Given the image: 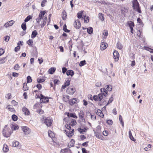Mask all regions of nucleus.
<instances>
[{"instance_id":"nucleus-1","label":"nucleus","mask_w":153,"mask_h":153,"mask_svg":"<svg viewBox=\"0 0 153 153\" xmlns=\"http://www.w3.org/2000/svg\"><path fill=\"white\" fill-rule=\"evenodd\" d=\"M65 127L67 130H64V132L65 133L67 136L69 137H71L74 134V129L71 128V125L70 124H66Z\"/></svg>"},{"instance_id":"nucleus-2","label":"nucleus","mask_w":153,"mask_h":153,"mask_svg":"<svg viewBox=\"0 0 153 153\" xmlns=\"http://www.w3.org/2000/svg\"><path fill=\"white\" fill-rule=\"evenodd\" d=\"M11 133L10 128L7 127V125H5L2 131V134L3 136L6 137H8L10 136Z\"/></svg>"},{"instance_id":"nucleus-3","label":"nucleus","mask_w":153,"mask_h":153,"mask_svg":"<svg viewBox=\"0 0 153 153\" xmlns=\"http://www.w3.org/2000/svg\"><path fill=\"white\" fill-rule=\"evenodd\" d=\"M133 7L134 9L139 13H141V11L139 7V5L137 0H133Z\"/></svg>"},{"instance_id":"nucleus-4","label":"nucleus","mask_w":153,"mask_h":153,"mask_svg":"<svg viewBox=\"0 0 153 153\" xmlns=\"http://www.w3.org/2000/svg\"><path fill=\"white\" fill-rule=\"evenodd\" d=\"M76 88L73 86H70L67 88L66 92L70 95H72L76 91Z\"/></svg>"},{"instance_id":"nucleus-5","label":"nucleus","mask_w":153,"mask_h":153,"mask_svg":"<svg viewBox=\"0 0 153 153\" xmlns=\"http://www.w3.org/2000/svg\"><path fill=\"white\" fill-rule=\"evenodd\" d=\"M53 122V120L51 118L48 117L45 119L44 123L47 126H51Z\"/></svg>"},{"instance_id":"nucleus-6","label":"nucleus","mask_w":153,"mask_h":153,"mask_svg":"<svg viewBox=\"0 0 153 153\" xmlns=\"http://www.w3.org/2000/svg\"><path fill=\"white\" fill-rule=\"evenodd\" d=\"M48 101L49 99L48 97H45L42 94H41L40 102L41 103L47 102Z\"/></svg>"},{"instance_id":"nucleus-7","label":"nucleus","mask_w":153,"mask_h":153,"mask_svg":"<svg viewBox=\"0 0 153 153\" xmlns=\"http://www.w3.org/2000/svg\"><path fill=\"white\" fill-rule=\"evenodd\" d=\"M22 130L25 134H28L31 132L30 129L27 126L22 127Z\"/></svg>"},{"instance_id":"nucleus-8","label":"nucleus","mask_w":153,"mask_h":153,"mask_svg":"<svg viewBox=\"0 0 153 153\" xmlns=\"http://www.w3.org/2000/svg\"><path fill=\"white\" fill-rule=\"evenodd\" d=\"M79 101V100L77 98H73L71 100H69V103L70 105H72L78 103Z\"/></svg>"},{"instance_id":"nucleus-9","label":"nucleus","mask_w":153,"mask_h":153,"mask_svg":"<svg viewBox=\"0 0 153 153\" xmlns=\"http://www.w3.org/2000/svg\"><path fill=\"white\" fill-rule=\"evenodd\" d=\"M114 58L115 62L118 61L119 58V54L118 52L115 51L113 53Z\"/></svg>"},{"instance_id":"nucleus-10","label":"nucleus","mask_w":153,"mask_h":153,"mask_svg":"<svg viewBox=\"0 0 153 153\" xmlns=\"http://www.w3.org/2000/svg\"><path fill=\"white\" fill-rule=\"evenodd\" d=\"M74 26L76 29H79L81 26L80 21L78 19L75 20L74 23Z\"/></svg>"},{"instance_id":"nucleus-11","label":"nucleus","mask_w":153,"mask_h":153,"mask_svg":"<svg viewBox=\"0 0 153 153\" xmlns=\"http://www.w3.org/2000/svg\"><path fill=\"white\" fill-rule=\"evenodd\" d=\"M79 117L81 121L84 122L85 119L84 117V113L83 111L81 110L80 111Z\"/></svg>"},{"instance_id":"nucleus-12","label":"nucleus","mask_w":153,"mask_h":153,"mask_svg":"<svg viewBox=\"0 0 153 153\" xmlns=\"http://www.w3.org/2000/svg\"><path fill=\"white\" fill-rule=\"evenodd\" d=\"M22 110L25 115L27 116L30 115V113L29 110L27 108L24 107L22 108Z\"/></svg>"},{"instance_id":"nucleus-13","label":"nucleus","mask_w":153,"mask_h":153,"mask_svg":"<svg viewBox=\"0 0 153 153\" xmlns=\"http://www.w3.org/2000/svg\"><path fill=\"white\" fill-rule=\"evenodd\" d=\"M14 23L15 21H14L11 20L5 23L4 26L6 28H7L8 27L12 26Z\"/></svg>"},{"instance_id":"nucleus-14","label":"nucleus","mask_w":153,"mask_h":153,"mask_svg":"<svg viewBox=\"0 0 153 153\" xmlns=\"http://www.w3.org/2000/svg\"><path fill=\"white\" fill-rule=\"evenodd\" d=\"M107 44L106 43L102 42L101 43L100 46V49L102 50H105L107 48Z\"/></svg>"},{"instance_id":"nucleus-15","label":"nucleus","mask_w":153,"mask_h":153,"mask_svg":"<svg viewBox=\"0 0 153 153\" xmlns=\"http://www.w3.org/2000/svg\"><path fill=\"white\" fill-rule=\"evenodd\" d=\"M101 127L100 126H98L96 127L95 129L93 130L94 133H97V132L101 133Z\"/></svg>"},{"instance_id":"nucleus-16","label":"nucleus","mask_w":153,"mask_h":153,"mask_svg":"<svg viewBox=\"0 0 153 153\" xmlns=\"http://www.w3.org/2000/svg\"><path fill=\"white\" fill-rule=\"evenodd\" d=\"M96 113L97 114L101 117L103 118L104 117L103 113H102L100 109H97L96 111Z\"/></svg>"},{"instance_id":"nucleus-17","label":"nucleus","mask_w":153,"mask_h":153,"mask_svg":"<svg viewBox=\"0 0 153 153\" xmlns=\"http://www.w3.org/2000/svg\"><path fill=\"white\" fill-rule=\"evenodd\" d=\"M100 91L102 94L105 97L107 95V91L105 88H102L100 89Z\"/></svg>"},{"instance_id":"nucleus-18","label":"nucleus","mask_w":153,"mask_h":153,"mask_svg":"<svg viewBox=\"0 0 153 153\" xmlns=\"http://www.w3.org/2000/svg\"><path fill=\"white\" fill-rule=\"evenodd\" d=\"M75 140L72 139L68 144V146L69 148L73 146L74 145Z\"/></svg>"},{"instance_id":"nucleus-19","label":"nucleus","mask_w":153,"mask_h":153,"mask_svg":"<svg viewBox=\"0 0 153 153\" xmlns=\"http://www.w3.org/2000/svg\"><path fill=\"white\" fill-rule=\"evenodd\" d=\"M101 133H99L97 132V133H94L95 136L96 137L99 139L103 140V137L101 135Z\"/></svg>"},{"instance_id":"nucleus-20","label":"nucleus","mask_w":153,"mask_h":153,"mask_svg":"<svg viewBox=\"0 0 153 153\" xmlns=\"http://www.w3.org/2000/svg\"><path fill=\"white\" fill-rule=\"evenodd\" d=\"M3 151L4 152H7L9 151L8 146L5 144L3 145Z\"/></svg>"},{"instance_id":"nucleus-21","label":"nucleus","mask_w":153,"mask_h":153,"mask_svg":"<svg viewBox=\"0 0 153 153\" xmlns=\"http://www.w3.org/2000/svg\"><path fill=\"white\" fill-rule=\"evenodd\" d=\"M66 74L68 76L70 75L72 76L74 74V72L73 71L69 70L67 71Z\"/></svg>"},{"instance_id":"nucleus-22","label":"nucleus","mask_w":153,"mask_h":153,"mask_svg":"<svg viewBox=\"0 0 153 153\" xmlns=\"http://www.w3.org/2000/svg\"><path fill=\"white\" fill-rule=\"evenodd\" d=\"M38 34V33L36 30H34L32 33L31 35V37L32 39L34 38Z\"/></svg>"},{"instance_id":"nucleus-23","label":"nucleus","mask_w":153,"mask_h":153,"mask_svg":"<svg viewBox=\"0 0 153 153\" xmlns=\"http://www.w3.org/2000/svg\"><path fill=\"white\" fill-rule=\"evenodd\" d=\"M87 116H90L91 119L93 120H94L96 119V117L95 115H92L90 112H88L87 114Z\"/></svg>"},{"instance_id":"nucleus-24","label":"nucleus","mask_w":153,"mask_h":153,"mask_svg":"<svg viewBox=\"0 0 153 153\" xmlns=\"http://www.w3.org/2000/svg\"><path fill=\"white\" fill-rule=\"evenodd\" d=\"M67 14L65 11L63 10L62 13V17L63 20H65L66 19Z\"/></svg>"},{"instance_id":"nucleus-25","label":"nucleus","mask_w":153,"mask_h":153,"mask_svg":"<svg viewBox=\"0 0 153 153\" xmlns=\"http://www.w3.org/2000/svg\"><path fill=\"white\" fill-rule=\"evenodd\" d=\"M99 17L100 19L102 21H103L104 20V15L101 13H100L99 14Z\"/></svg>"},{"instance_id":"nucleus-26","label":"nucleus","mask_w":153,"mask_h":153,"mask_svg":"<svg viewBox=\"0 0 153 153\" xmlns=\"http://www.w3.org/2000/svg\"><path fill=\"white\" fill-rule=\"evenodd\" d=\"M68 117H73L74 118H77V116L75 114L68 113L67 114Z\"/></svg>"},{"instance_id":"nucleus-27","label":"nucleus","mask_w":153,"mask_h":153,"mask_svg":"<svg viewBox=\"0 0 153 153\" xmlns=\"http://www.w3.org/2000/svg\"><path fill=\"white\" fill-rule=\"evenodd\" d=\"M79 132L81 134H83L86 131V129L85 128H79L78 129Z\"/></svg>"},{"instance_id":"nucleus-28","label":"nucleus","mask_w":153,"mask_h":153,"mask_svg":"<svg viewBox=\"0 0 153 153\" xmlns=\"http://www.w3.org/2000/svg\"><path fill=\"white\" fill-rule=\"evenodd\" d=\"M128 135L129 137L131 140L133 141H135V139L134 138L132 135V134L130 130L128 132Z\"/></svg>"},{"instance_id":"nucleus-29","label":"nucleus","mask_w":153,"mask_h":153,"mask_svg":"<svg viewBox=\"0 0 153 153\" xmlns=\"http://www.w3.org/2000/svg\"><path fill=\"white\" fill-rule=\"evenodd\" d=\"M46 12L45 11H42L40 12L39 15V17L42 19L43 18L44 15L45 13Z\"/></svg>"},{"instance_id":"nucleus-30","label":"nucleus","mask_w":153,"mask_h":153,"mask_svg":"<svg viewBox=\"0 0 153 153\" xmlns=\"http://www.w3.org/2000/svg\"><path fill=\"white\" fill-rule=\"evenodd\" d=\"M56 70V68L54 67H52L49 69L48 71L50 74H52Z\"/></svg>"},{"instance_id":"nucleus-31","label":"nucleus","mask_w":153,"mask_h":153,"mask_svg":"<svg viewBox=\"0 0 153 153\" xmlns=\"http://www.w3.org/2000/svg\"><path fill=\"white\" fill-rule=\"evenodd\" d=\"M87 32L89 34H91L93 33V28L91 27H89L87 29Z\"/></svg>"},{"instance_id":"nucleus-32","label":"nucleus","mask_w":153,"mask_h":153,"mask_svg":"<svg viewBox=\"0 0 153 153\" xmlns=\"http://www.w3.org/2000/svg\"><path fill=\"white\" fill-rule=\"evenodd\" d=\"M7 108L11 112H14L15 111L13 107L12 106L10 105H8Z\"/></svg>"},{"instance_id":"nucleus-33","label":"nucleus","mask_w":153,"mask_h":153,"mask_svg":"<svg viewBox=\"0 0 153 153\" xmlns=\"http://www.w3.org/2000/svg\"><path fill=\"white\" fill-rule=\"evenodd\" d=\"M19 127L17 125H12L11 127V129L12 130H16L18 129Z\"/></svg>"},{"instance_id":"nucleus-34","label":"nucleus","mask_w":153,"mask_h":153,"mask_svg":"<svg viewBox=\"0 0 153 153\" xmlns=\"http://www.w3.org/2000/svg\"><path fill=\"white\" fill-rule=\"evenodd\" d=\"M48 134L49 136L51 138H52L54 137L53 133L51 131H48Z\"/></svg>"},{"instance_id":"nucleus-35","label":"nucleus","mask_w":153,"mask_h":153,"mask_svg":"<svg viewBox=\"0 0 153 153\" xmlns=\"http://www.w3.org/2000/svg\"><path fill=\"white\" fill-rule=\"evenodd\" d=\"M19 144V142L16 141H13L12 143V146L13 147H17L18 146Z\"/></svg>"},{"instance_id":"nucleus-36","label":"nucleus","mask_w":153,"mask_h":153,"mask_svg":"<svg viewBox=\"0 0 153 153\" xmlns=\"http://www.w3.org/2000/svg\"><path fill=\"white\" fill-rule=\"evenodd\" d=\"M47 19V17H45V18L44 20L43 21L42 23L40 25V26L41 27H44L45 25L46 24Z\"/></svg>"},{"instance_id":"nucleus-37","label":"nucleus","mask_w":153,"mask_h":153,"mask_svg":"<svg viewBox=\"0 0 153 153\" xmlns=\"http://www.w3.org/2000/svg\"><path fill=\"white\" fill-rule=\"evenodd\" d=\"M32 18V16L30 15H29L25 19L24 21L25 22H26L29 21L30 19Z\"/></svg>"},{"instance_id":"nucleus-38","label":"nucleus","mask_w":153,"mask_h":153,"mask_svg":"<svg viewBox=\"0 0 153 153\" xmlns=\"http://www.w3.org/2000/svg\"><path fill=\"white\" fill-rule=\"evenodd\" d=\"M83 12V11H80L78 13H77V17L78 18L80 19L82 18Z\"/></svg>"},{"instance_id":"nucleus-39","label":"nucleus","mask_w":153,"mask_h":153,"mask_svg":"<svg viewBox=\"0 0 153 153\" xmlns=\"http://www.w3.org/2000/svg\"><path fill=\"white\" fill-rule=\"evenodd\" d=\"M21 27L24 30H26V25L25 22L22 23L21 25Z\"/></svg>"},{"instance_id":"nucleus-40","label":"nucleus","mask_w":153,"mask_h":153,"mask_svg":"<svg viewBox=\"0 0 153 153\" xmlns=\"http://www.w3.org/2000/svg\"><path fill=\"white\" fill-rule=\"evenodd\" d=\"M117 48L120 50H121L123 48L122 45L120 42H118L117 44Z\"/></svg>"},{"instance_id":"nucleus-41","label":"nucleus","mask_w":153,"mask_h":153,"mask_svg":"<svg viewBox=\"0 0 153 153\" xmlns=\"http://www.w3.org/2000/svg\"><path fill=\"white\" fill-rule=\"evenodd\" d=\"M23 90L25 91L27 90L28 89V87L27 86V84L26 83H24L23 84Z\"/></svg>"},{"instance_id":"nucleus-42","label":"nucleus","mask_w":153,"mask_h":153,"mask_svg":"<svg viewBox=\"0 0 153 153\" xmlns=\"http://www.w3.org/2000/svg\"><path fill=\"white\" fill-rule=\"evenodd\" d=\"M28 45L30 46H33V40L32 39H29L27 42Z\"/></svg>"},{"instance_id":"nucleus-43","label":"nucleus","mask_w":153,"mask_h":153,"mask_svg":"<svg viewBox=\"0 0 153 153\" xmlns=\"http://www.w3.org/2000/svg\"><path fill=\"white\" fill-rule=\"evenodd\" d=\"M103 95L102 94H100L98 95V101H101L103 98Z\"/></svg>"},{"instance_id":"nucleus-44","label":"nucleus","mask_w":153,"mask_h":153,"mask_svg":"<svg viewBox=\"0 0 153 153\" xmlns=\"http://www.w3.org/2000/svg\"><path fill=\"white\" fill-rule=\"evenodd\" d=\"M119 120L121 123V124H122V126L123 127L124 126V122L123 120L122 117L121 115H119Z\"/></svg>"},{"instance_id":"nucleus-45","label":"nucleus","mask_w":153,"mask_h":153,"mask_svg":"<svg viewBox=\"0 0 153 153\" xmlns=\"http://www.w3.org/2000/svg\"><path fill=\"white\" fill-rule=\"evenodd\" d=\"M128 26L130 28L133 27L134 26V23L133 22L130 21L128 23Z\"/></svg>"},{"instance_id":"nucleus-46","label":"nucleus","mask_w":153,"mask_h":153,"mask_svg":"<svg viewBox=\"0 0 153 153\" xmlns=\"http://www.w3.org/2000/svg\"><path fill=\"white\" fill-rule=\"evenodd\" d=\"M106 90L108 91H111L112 90V87L111 85H107L106 86Z\"/></svg>"},{"instance_id":"nucleus-47","label":"nucleus","mask_w":153,"mask_h":153,"mask_svg":"<svg viewBox=\"0 0 153 153\" xmlns=\"http://www.w3.org/2000/svg\"><path fill=\"white\" fill-rule=\"evenodd\" d=\"M63 30L66 33L69 32L70 30L67 29V26L66 25H64L63 27Z\"/></svg>"},{"instance_id":"nucleus-48","label":"nucleus","mask_w":153,"mask_h":153,"mask_svg":"<svg viewBox=\"0 0 153 153\" xmlns=\"http://www.w3.org/2000/svg\"><path fill=\"white\" fill-rule=\"evenodd\" d=\"M86 64V61L85 60H83L81 61L79 63V65L80 66H82L84 65H85Z\"/></svg>"},{"instance_id":"nucleus-49","label":"nucleus","mask_w":153,"mask_h":153,"mask_svg":"<svg viewBox=\"0 0 153 153\" xmlns=\"http://www.w3.org/2000/svg\"><path fill=\"white\" fill-rule=\"evenodd\" d=\"M12 119L14 121H16L17 120L18 117L15 114H13L12 116Z\"/></svg>"},{"instance_id":"nucleus-50","label":"nucleus","mask_w":153,"mask_h":153,"mask_svg":"<svg viewBox=\"0 0 153 153\" xmlns=\"http://www.w3.org/2000/svg\"><path fill=\"white\" fill-rule=\"evenodd\" d=\"M86 15L84 16V22L85 23H87L89 21V17L88 16L86 17Z\"/></svg>"},{"instance_id":"nucleus-51","label":"nucleus","mask_w":153,"mask_h":153,"mask_svg":"<svg viewBox=\"0 0 153 153\" xmlns=\"http://www.w3.org/2000/svg\"><path fill=\"white\" fill-rule=\"evenodd\" d=\"M27 83H30L32 82V79L31 77L30 76H27Z\"/></svg>"},{"instance_id":"nucleus-52","label":"nucleus","mask_w":153,"mask_h":153,"mask_svg":"<svg viewBox=\"0 0 153 153\" xmlns=\"http://www.w3.org/2000/svg\"><path fill=\"white\" fill-rule=\"evenodd\" d=\"M76 124V122L75 120H73L71 121L70 124L72 126H74Z\"/></svg>"},{"instance_id":"nucleus-53","label":"nucleus","mask_w":153,"mask_h":153,"mask_svg":"<svg viewBox=\"0 0 153 153\" xmlns=\"http://www.w3.org/2000/svg\"><path fill=\"white\" fill-rule=\"evenodd\" d=\"M68 151H70V149H63L61 151V153H65L66 152H67Z\"/></svg>"},{"instance_id":"nucleus-54","label":"nucleus","mask_w":153,"mask_h":153,"mask_svg":"<svg viewBox=\"0 0 153 153\" xmlns=\"http://www.w3.org/2000/svg\"><path fill=\"white\" fill-rule=\"evenodd\" d=\"M137 20V22L139 23L140 25H141L142 26L143 25L142 21L141 19L140 18H138Z\"/></svg>"},{"instance_id":"nucleus-55","label":"nucleus","mask_w":153,"mask_h":153,"mask_svg":"<svg viewBox=\"0 0 153 153\" xmlns=\"http://www.w3.org/2000/svg\"><path fill=\"white\" fill-rule=\"evenodd\" d=\"M45 80L42 79L38 78L37 79V82L39 83H42L44 82Z\"/></svg>"},{"instance_id":"nucleus-56","label":"nucleus","mask_w":153,"mask_h":153,"mask_svg":"<svg viewBox=\"0 0 153 153\" xmlns=\"http://www.w3.org/2000/svg\"><path fill=\"white\" fill-rule=\"evenodd\" d=\"M20 68V66L18 64H16L14 66V69L15 70H18Z\"/></svg>"},{"instance_id":"nucleus-57","label":"nucleus","mask_w":153,"mask_h":153,"mask_svg":"<svg viewBox=\"0 0 153 153\" xmlns=\"http://www.w3.org/2000/svg\"><path fill=\"white\" fill-rule=\"evenodd\" d=\"M70 80L68 79L66 81L64 84L65 85L67 86H68L70 85Z\"/></svg>"},{"instance_id":"nucleus-58","label":"nucleus","mask_w":153,"mask_h":153,"mask_svg":"<svg viewBox=\"0 0 153 153\" xmlns=\"http://www.w3.org/2000/svg\"><path fill=\"white\" fill-rule=\"evenodd\" d=\"M106 122L107 124L110 125H112L113 123V122L111 120H107Z\"/></svg>"},{"instance_id":"nucleus-59","label":"nucleus","mask_w":153,"mask_h":153,"mask_svg":"<svg viewBox=\"0 0 153 153\" xmlns=\"http://www.w3.org/2000/svg\"><path fill=\"white\" fill-rule=\"evenodd\" d=\"M103 34L105 36L104 37L106 38L108 35V31L107 30H104L103 31Z\"/></svg>"},{"instance_id":"nucleus-60","label":"nucleus","mask_w":153,"mask_h":153,"mask_svg":"<svg viewBox=\"0 0 153 153\" xmlns=\"http://www.w3.org/2000/svg\"><path fill=\"white\" fill-rule=\"evenodd\" d=\"M113 100V98L112 97H111L109 99L107 104H106V105H107L108 104H109Z\"/></svg>"},{"instance_id":"nucleus-61","label":"nucleus","mask_w":153,"mask_h":153,"mask_svg":"<svg viewBox=\"0 0 153 153\" xmlns=\"http://www.w3.org/2000/svg\"><path fill=\"white\" fill-rule=\"evenodd\" d=\"M5 97L9 99H10L11 97V94L10 93L7 94L6 95Z\"/></svg>"},{"instance_id":"nucleus-62","label":"nucleus","mask_w":153,"mask_h":153,"mask_svg":"<svg viewBox=\"0 0 153 153\" xmlns=\"http://www.w3.org/2000/svg\"><path fill=\"white\" fill-rule=\"evenodd\" d=\"M11 103L15 106H16L18 105V103L14 100H13L11 101Z\"/></svg>"},{"instance_id":"nucleus-63","label":"nucleus","mask_w":153,"mask_h":153,"mask_svg":"<svg viewBox=\"0 0 153 153\" xmlns=\"http://www.w3.org/2000/svg\"><path fill=\"white\" fill-rule=\"evenodd\" d=\"M10 37L8 36H6L4 37V40L6 42H8L9 40Z\"/></svg>"},{"instance_id":"nucleus-64","label":"nucleus","mask_w":153,"mask_h":153,"mask_svg":"<svg viewBox=\"0 0 153 153\" xmlns=\"http://www.w3.org/2000/svg\"><path fill=\"white\" fill-rule=\"evenodd\" d=\"M59 82V81L58 79H55L53 81L54 85H56L58 84Z\"/></svg>"}]
</instances>
